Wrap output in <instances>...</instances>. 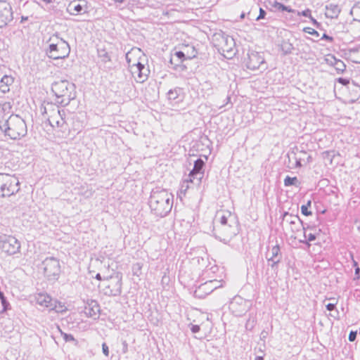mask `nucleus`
Instances as JSON below:
<instances>
[{"label":"nucleus","mask_w":360,"mask_h":360,"mask_svg":"<svg viewBox=\"0 0 360 360\" xmlns=\"http://www.w3.org/2000/svg\"><path fill=\"white\" fill-rule=\"evenodd\" d=\"M337 81H338L339 83H340V84H342V85H344V86H347V84H349V79H345V78H342V77H339V78L337 79Z\"/></svg>","instance_id":"50"},{"label":"nucleus","mask_w":360,"mask_h":360,"mask_svg":"<svg viewBox=\"0 0 360 360\" xmlns=\"http://www.w3.org/2000/svg\"><path fill=\"white\" fill-rule=\"evenodd\" d=\"M196 54H197V51H195L194 47H192V53L191 54L188 53L186 57V54L184 53V52H183L181 51H176L175 53L174 57L172 58V61L175 58H176L178 60H180V62H182L185 58L191 59V58L195 57Z\"/></svg>","instance_id":"26"},{"label":"nucleus","mask_w":360,"mask_h":360,"mask_svg":"<svg viewBox=\"0 0 360 360\" xmlns=\"http://www.w3.org/2000/svg\"><path fill=\"white\" fill-rule=\"evenodd\" d=\"M122 276L118 272L104 279L103 293L107 296H119L122 293Z\"/></svg>","instance_id":"7"},{"label":"nucleus","mask_w":360,"mask_h":360,"mask_svg":"<svg viewBox=\"0 0 360 360\" xmlns=\"http://www.w3.org/2000/svg\"><path fill=\"white\" fill-rule=\"evenodd\" d=\"M251 306L250 301L235 296L229 304V309L236 316H241L250 310Z\"/></svg>","instance_id":"11"},{"label":"nucleus","mask_w":360,"mask_h":360,"mask_svg":"<svg viewBox=\"0 0 360 360\" xmlns=\"http://www.w3.org/2000/svg\"><path fill=\"white\" fill-rule=\"evenodd\" d=\"M136 74H137V80L139 82H143L147 79L148 72H145L144 70H139V72Z\"/></svg>","instance_id":"39"},{"label":"nucleus","mask_w":360,"mask_h":360,"mask_svg":"<svg viewBox=\"0 0 360 360\" xmlns=\"http://www.w3.org/2000/svg\"><path fill=\"white\" fill-rule=\"evenodd\" d=\"M266 14V11L263 8H259V14L256 18V20L258 21L259 20L264 19L265 18Z\"/></svg>","instance_id":"45"},{"label":"nucleus","mask_w":360,"mask_h":360,"mask_svg":"<svg viewBox=\"0 0 360 360\" xmlns=\"http://www.w3.org/2000/svg\"><path fill=\"white\" fill-rule=\"evenodd\" d=\"M48 42L50 44L45 52L49 58L58 60L64 59L69 56L70 53L69 44L65 40L58 37V34L50 37Z\"/></svg>","instance_id":"4"},{"label":"nucleus","mask_w":360,"mask_h":360,"mask_svg":"<svg viewBox=\"0 0 360 360\" xmlns=\"http://www.w3.org/2000/svg\"><path fill=\"white\" fill-rule=\"evenodd\" d=\"M360 268L359 266H356V268H355V278L354 279H359L360 278Z\"/></svg>","instance_id":"56"},{"label":"nucleus","mask_w":360,"mask_h":360,"mask_svg":"<svg viewBox=\"0 0 360 360\" xmlns=\"http://www.w3.org/2000/svg\"><path fill=\"white\" fill-rule=\"evenodd\" d=\"M20 181L17 176L0 173V196L10 197L20 191Z\"/></svg>","instance_id":"5"},{"label":"nucleus","mask_w":360,"mask_h":360,"mask_svg":"<svg viewBox=\"0 0 360 360\" xmlns=\"http://www.w3.org/2000/svg\"><path fill=\"white\" fill-rule=\"evenodd\" d=\"M27 20H28V17L27 16H22L21 17L20 22H25V21H26Z\"/></svg>","instance_id":"59"},{"label":"nucleus","mask_w":360,"mask_h":360,"mask_svg":"<svg viewBox=\"0 0 360 360\" xmlns=\"http://www.w3.org/2000/svg\"><path fill=\"white\" fill-rule=\"evenodd\" d=\"M245 14L244 13H243L241 15H240V18L241 19H243L245 18Z\"/></svg>","instance_id":"63"},{"label":"nucleus","mask_w":360,"mask_h":360,"mask_svg":"<svg viewBox=\"0 0 360 360\" xmlns=\"http://www.w3.org/2000/svg\"><path fill=\"white\" fill-rule=\"evenodd\" d=\"M205 162L201 158H198L194 162L193 169L190 172L188 177L191 184L199 186L204 176Z\"/></svg>","instance_id":"13"},{"label":"nucleus","mask_w":360,"mask_h":360,"mask_svg":"<svg viewBox=\"0 0 360 360\" xmlns=\"http://www.w3.org/2000/svg\"><path fill=\"white\" fill-rule=\"evenodd\" d=\"M89 5L86 0H73L69 3L67 12L72 15L88 13Z\"/></svg>","instance_id":"16"},{"label":"nucleus","mask_w":360,"mask_h":360,"mask_svg":"<svg viewBox=\"0 0 360 360\" xmlns=\"http://www.w3.org/2000/svg\"><path fill=\"white\" fill-rule=\"evenodd\" d=\"M143 264L140 262L134 264L132 266V272L135 276H139L141 274Z\"/></svg>","instance_id":"38"},{"label":"nucleus","mask_w":360,"mask_h":360,"mask_svg":"<svg viewBox=\"0 0 360 360\" xmlns=\"http://www.w3.org/2000/svg\"><path fill=\"white\" fill-rule=\"evenodd\" d=\"M220 281L217 280L207 281L200 285L194 292V295L198 298H204L206 295L210 294L214 290L219 288Z\"/></svg>","instance_id":"17"},{"label":"nucleus","mask_w":360,"mask_h":360,"mask_svg":"<svg viewBox=\"0 0 360 360\" xmlns=\"http://www.w3.org/2000/svg\"><path fill=\"white\" fill-rule=\"evenodd\" d=\"M304 236L306 240H300V243H305L309 245V242H312L316 240V235L314 233H309L308 235L306 234V232H304Z\"/></svg>","instance_id":"36"},{"label":"nucleus","mask_w":360,"mask_h":360,"mask_svg":"<svg viewBox=\"0 0 360 360\" xmlns=\"http://www.w3.org/2000/svg\"><path fill=\"white\" fill-rule=\"evenodd\" d=\"M309 19L311 20V22L313 23V25L314 26H316V28H319L320 26H321V24L319 22H317V20L316 19H314L312 16H311L309 18Z\"/></svg>","instance_id":"55"},{"label":"nucleus","mask_w":360,"mask_h":360,"mask_svg":"<svg viewBox=\"0 0 360 360\" xmlns=\"http://www.w3.org/2000/svg\"><path fill=\"white\" fill-rule=\"evenodd\" d=\"M44 276L49 281H56L60 274L59 259L54 257H46L41 263Z\"/></svg>","instance_id":"8"},{"label":"nucleus","mask_w":360,"mask_h":360,"mask_svg":"<svg viewBox=\"0 0 360 360\" xmlns=\"http://www.w3.org/2000/svg\"><path fill=\"white\" fill-rule=\"evenodd\" d=\"M267 260L271 267L272 269H274L277 267V264L281 262V257H278V259L268 258Z\"/></svg>","instance_id":"40"},{"label":"nucleus","mask_w":360,"mask_h":360,"mask_svg":"<svg viewBox=\"0 0 360 360\" xmlns=\"http://www.w3.org/2000/svg\"><path fill=\"white\" fill-rule=\"evenodd\" d=\"M144 70L145 72H148V70L145 67V65L139 62H138L136 65L132 67V73L136 74L139 72V70Z\"/></svg>","instance_id":"37"},{"label":"nucleus","mask_w":360,"mask_h":360,"mask_svg":"<svg viewBox=\"0 0 360 360\" xmlns=\"http://www.w3.org/2000/svg\"><path fill=\"white\" fill-rule=\"evenodd\" d=\"M213 45L219 52L226 53L231 56L233 54V49L236 46L233 38L222 31L214 33L212 37Z\"/></svg>","instance_id":"6"},{"label":"nucleus","mask_w":360,"mask_h":360,"mask_svg":"<svg viewBox=\"0 0 360 360\" xmlns=\"http://www.w3.org/2000/svg\"><path fill=\"white\" fill-rule=\"evenodd\" d=\"M282 219L290 225L291 231L294 233L299 231L301 226H302L304 231L306 229L303 221L297 215H293L288 212H285L283 214ZM307 229H310V226L307 225Z\"/></svg>","instance_id":"18"},{"label":"nucleus","mask_w":360,"mask_h":360,"mask_svg":"<svg viewBox=\"0 0 360 360\" xmlns=\"http://www.w3.org/2000/svg\"><path fill=\"white\" fill-rule=\"evenodd\" d=\"M174 196L166 189L156 187L152 190L149 198L151 212L158 217H166L172 210Z\"/></svg>","instance_id":"1"},{"label":"nucleus","mask_w":360,"mask_h":360,"mask_svg":"<svg viewBox=\"0 0 360 360\" xmlns=\"http://www.w3.org/2000/svg\"><path fill=\"white\" fill-rule=\"evenodd\" d=\"M280 257H281L280 247L278 245H276L271 248V256L270 258L278 259Z\"/></svg>","instance_id":"35"},{"label":"nucleus","mask_w":360,"mask_h":360,"mask_svg":"<svg viewBox=\"0 0 360 360\" xmlns=\"http://www.w3.org/2000/svg\"><path fill=\"white\" fill-rule=\"evenodd\" d=\"M291 156L295 162V167L296 168L301 167L302 165H307L312 160L311 156L307 154L303 145L292 148L290 153L288 154L289 160H290Z\"/></svg>","instance_id":"10"},{"label":"nucleus","mask_w":360,"mask_h":360,"mask_svg":"<svg viewBox=\"0 0 360 360\" xmlns=\"http://www.w3.org/2000/svg\"><path fill=\"white\" fill-rule=\"evenodd\" d=\"M246 66L248 69L252 70H260L263 71L266 69L264 58L259 53L255 51L248 53Z\"/></svg>","instance_id":"12"},{"label":"nucleus","mask_w":360,"mask_h":360,"mask_svg":"<svg viewBox=\"0 0 360 360\" xmlns=\"http://www.w3.org/2000/svg\"><path fill=\"white\" fill-rule=\"evenodd\" d=\"M271 5L273 8H274L276 11H287L288 13H295V10L291 8L290 6H287L283 5V4L274 0L273 2H271Z\"/></svg>","instance_id":"27"},{"label":"nucleus","mask_w":360,"mask_h":360,"mask_svg":"<svg viewBox=\"0 0 360 360\" xmlns=\"http://www.w3.org/2000/svg\"><path fill=\"white\" fill-rule=\"evenodd\" d=\"M304 32H306V33H308L312 36H314L316 37H319V33L315 30L314 29L311 28V27H305L304 28Z\"/></svg>","instance_id":"41"},{"label":"nucleus","mask_w":360,"mask_h":360,"mask_svg":"<svg viewBox=\"0 0 360 360\" xmlns=\"http://www.w3.org/2000/svg\"><path fill=\"white\" fill-rule=\"evenodd\" d=\"M350 14L353 16L354 20L360 22V0L354 4L350 11Z\"/></svg>","instance_id":"30"},{"label":"nucleus","mask_w":360,"mask_h":360,"mask_svg":"<svg viewBox=\"0 0 360 360\" xmlns=\"http://www.w3.org/2000/svg\"><path fill=\"white\" fill-rule=\"evenodd\" d=\"M95 278H96L97 280H98V281H101V280H102V278H101V274H97L96 275V277H95Z\"/></svg>","instance_id":"60"},{"label":"nucleus","mask_w":360,"mask_h":360,"mask_svg":"<svg viewBox=\"0 0 360 360\" xmlns=\"http://www.w3.org/2000/svg\"><path fill=\"white\" fill-rule=\"evenodd\" d=\"M14 78L11 75H4L0 80V91L4 93H8L10 91V86L13 85Z\"/></svg>","instance_id":"23"},{"label":"nucleus","mask_w":360,"mask_h":360,"mask_svg":"<svg viewBox=\"0 0 360 360\" xmlns=\"http://www.w3.org/2000/svg\"><path fill=\"white\" fill-rule=\"evenodd\" d=\"M353 266L355 268H356V266H358V263L355 260H354V259H353Z\"/></svg>","instance_id":"62"},{"label":"nucleus","mask_w":360,"mask_h":360,"mask_svg":"<svg viewBox=\"0 0 360 360\" xmlns=\"http://www.w3.org/2000/svg\"><path fill=\"white\" fill-rule=\"evenodd\" d=\"M100 305L98 302L94 300L88 301L84 307V313L89 316L96 319L100 314Z\"/></svg>","instance_id":"20"},{"label":"nucleus","mask_w":360,"mask_h":360,"mask_svg":"<svg viewBox=\"0 0 360 360\" xmlns=\"http://www.w3.org/2000/svg\"><path fill=\"white\" fill-rule=\"evenodd\" d=\"M0 301L3 307V312L6 311L8 309H9L10 304L1 290H0Z\"/></svg>","instance_id":"32"},{"label":"nucleus","mask_w":360,"mask_h":360,"mask_svg":"<svg viewBox=\"0 0 360 360\" xmlns=\"http://www.w3.org/2000/svg\"><path fill=\"white\" fill-rule=\"evenodd\" d=\"M352 91H355L357 95H360V86L356 85V84H353V89Z\"/></svg>","instance_id":"54"},{"label":"nucleus","mask_w":360,"mask_h":360,"mask_svg":"<svg viewBox=\"0 0 360 360\" xmlns=\"http://www.w3.org/2000/svg\"><path fill=\"white\" fill-rule=\"evenodd\" d=\"M51 305L52 306L49 307V310H54L57 313H62L67 310V308L63 303L56 300H53Z\"/></svg>","instance_id":"29"},{"label":"nucleus","mask_w":360,"mask_h":360,"mask_svg":"<svg viewBox=\"0 0 360 360\" xmlns=\"http://www.w3.org/2000/svg\"><path fill=\"white\" fill-rule=\"evenodd\" d=\"M65 112L63 110H57L53 115L49 117L48 121L53 127L65 129L66 122L65 120Z\"/></svg>","instance_id":"19"},{"label":"nucleus","mask_w":360,"mask_h":360,"mask_svg":"<svg viewBox=\"0 0 360 360\" xmlns=\"http://www.w3.org/2000/svg\"><path fill=\"white\" fill-rule=\"evenodd\" d=\"M200 330V328L198 325H192L191 327V330L193 333H196L199 332Z\"/></svg>","instance_id":"52"},{"label":"nucleus","mask_w":360,"mask_h":360,"mask_svg":"<svg viewBox=\"0 0 360 360\" xmlns=\"http://www.w3.org/2000/svg\"><path fill=\"white\" fill-rule=\"evenodd\" d=\"M297 15H302L304 17L310 18L311 16V10L307 8L302 12L297 11Z\"/></svg>","instance_id":"43"},{"label":"nucleus","mask_w":360,"mask_h":360,"mask_svg":"<svg viewBox=\"0 0 360 360\" xmlns=\"http://www.w3.org/2000/svg\"><path fill=\"white\" fill-rule=\"evenodd\" d=\"M335 305H336V302L335 303H329V304H326V309L328 311H332L334 309H335Z\"/></svg>","instance_id":"51"},{"label":"nucleus","mask_w":360,"mask_h":360,"mask_svg":"<svg viewBox=\"0 0 360 360\" xmlns=\"http://www.w3.org/2000/svg\"><path fill=\"white\" fill-rule=\"evenodd\" d=\"M340 7L334 4H330L326 6V16L329 18H336L340 13Z\"/></svg>","instance_id":"24"},{"label":"nucleus","mask_w":360,"mask_h":360,"mask_svg":"<svg viewBox=\"0 0 360 360\" xmlns=\"http://www.w3.org/2000/svg\"><path fill=\"white\" fill-rule=\"evenodd\" d=\"M327 60L330 63V65H333L335 70L338 73H342L346 69V65L341 60L337 59L334 56H330V59H327Z\"/></svg>","instance_id":"25"},{"label":"nucleus","mask_w":360,"mask_h":360,"mask_svg":"<svg viewBox=\"0 0 360 360\" xmlns=\"http://www.w3.org/2000/svg\"><path fill=\"white\" fill-rule=\"evenodd\" d=\"M1 130L6 136L16 140L27 134V125L24 120L18 115H11L0 125Z\"/></svg>","instance_id":"3"},{"label":"nucleus","mask_w":360,"mask_h":360,"mask_svg":"<svg viewBox=\"0 0 360 360\" xmlns=\"http://www.w3.org/2000/svg\"><path fill=\"white\" fill-rule=\"evenodd\" d=\"M219 223H220V224L219 226H224V225L229 224L228 223V218H227V217L225 216V215H222L221 217V218H220Z\"/></svg>","instance_id":"49"},{"label":"nucleus","mask_w":360,"mask_h":360,"mask_svg":"<svg viewBox=\"0 0 360 360\" xmlns=\"http://www.w3.org/2000/svg\"><path fill=\"white\" fill-rule=\"evenodd\" d=\"M102 351L105 356H109V348L108 346L105 342L102 344Z\"/></svg>","instance_id":"48"},{"label":"nucleus","mask_w":360,"mask_h":360,"mask_svg":"<svg viewBox=\"0 0 360 360\" xmlns=\"http://www.w3.org/2000/svg\"><path fill=\"white\" fill-rule=\"evenodd\" d=\"M58 329L60 331L61 335L63 336L64 340L65 342H73L75 345H77V340L74 338V336L71 334H68L63 332L59 328Z\"/></svg>","instance_id":"33"},{"label":"nucleus","mask_w":360,"mask_h":360,"mask_svg":"<svg viewBox=\"0 0 360 360\" xmlns=\"http://www.w3.org/2000/svg\"><path fill=\"white\" fill-rule=\"evenodd\" d=\"M357 332L356 331H350L349 334L348 339L350 342H354L356 338Z\"/></svg>","instance_id":"47"},{"label":"nucleus","mask_w":360,"mask_h":360,"mask_svg":"<svg viewBox=\"0 0 360 360\" xmlns=\"http://www.w3.org/2000/svg\"><path fill=\"white\" fill-rule=\"evenodd\" d=\"M236 234L237 229L236 226H233L230 224L224 226H217L214 229V235L215 238H218L221 241H226Z\"/></svg>","instance_id":"15"},{"label":"nucleus","mask_w":360,"mask_h":360,"mask_svg":"<svg viewBox=\"0 0 360 360\" xmlns=\"http://www.w3.org/2000/svg\"><path fill=\"white\" fill-rule=\"evenodd\" d=\"M254 323H255V321L254 320H250V319H249L246 323H245V328L246 329L248 330H252L254 327Z\"/></svg>","instance_id":"46"},{"label":"nucleus","mask_w":360,"mask_h":360,"mask_svg":"<svg viewBox=\"0 0 360 360\" xmlns=\"http://www.w3.org/2000/svg\"><path fill=\"white\" fill-rule=\"evenodd\" d=\"M75 84L67 79H60L51 85V91L56 97V101L63 106L68 105L76 97Z\"/></svg>","instance_id":"2"},{"label":"nucleus","mask_w":360,"mask_h":360,"mask_svg":"<svg viewBox=\"0 0 360 360\" xmlns=\"http://www.w3.org/2000/svg\"><path fill=\"white\" fill-rule=\"evenodd\" d=\"M122 346H123L122 352H123V353L125 354L127 352V350H128V345L125 340L122 342Z\"/></svg>","instance_id":"57"},{"label":"nucleus","mask_w":360,"mask_h":360,"mask_svg":"<svg viewBox=\"0 0 360 360\" xmlns=\"http://www.w3.org/2000/svg\"><path fill=\"white\" fill-rule=\"evenodd\" d=\"M321 39L327 40L329 42H333V38L332 37L326 34V33L323 34V35L321 37Z\"/></svg>","instance_id":"53"},{"label":"nucleus","mask_w":360,"mask_h":360,"mask_svg":"<svg viewBox=\"0 0 360 360\" xmlns=\"http://www.w3.org/2000/svg\"><path fill=\"white\" fill-rule=\"evenodd\" d=\"M301 212L302 214H304L305 216H309V215H311V214H312V212L309 210L308 207H307L306 206H303V205L301 206Z\"/></svg>","instance_id":"44"},{"label":"nucleus","mask_w":360,"mask_h":360,"mask_svg":"<svg viewBox=\"0 0 360 360\" xmlns=\"http://www.w3.org/2000/svg\"><path fill=\"white\" fill-rule=\"evenodd\" d=\"M303 206H306L307 207H310L311 205V200H308L307 202L305 204V205H302Z\"/></svg>","instance_id":"58"},{"label":"nucleus","mask_w":360,"mask_h":360,"mask_svg":"<svg viewBox=\"0 0 360 360\" xmlns=\"http://www.w3.org/2000/svg\"><path fill=\"white\" fill-rule=\"evenodd\" d=\"M35 300L37 304L42 307H45L49 309V307L52 306L51 303L53 302V299L47 293L37 294L35 296Z\"/></svg>","instance_id":"22"},{"label":"nucleus","mask_w":360,"mask_h":360,"mask_svg":"<svg viewBox=\"0 0 360 360\" xmlns=\"http://www.w3.org/2000/svg\"><path fill=\"white\" fill-rule=\"evenodd\" d=\"M0 249L8 255H13L20 252V243L14 236L3 235L0 236Z\"/></svg>","instance_id":"9"},{"label":"nucleus","mask_w":360,"mask_h":360,"mask_svg":"<svg viewBox=\"0 0 360 360\" xmlns=\"http://www.w3.org/2000/svg\"><path fill=\"white\" fill-rule=\"evenodd\" d=\"M189 183H191V182L189 181V177H188L186 179H185L184 181V182L181 184V192H183V191L186 192L187 191V189L189 188V186H188Z\"/></svg>","instance_id":"42"},{"label":"nucleus","mask_w":360,"mask_h":360,"mask_svg":"<svg viewBox=\"0 0 360 360\" xmlns=\"http://www.w3.org/2000/svg\"><path fill=\"white\" fill-rule=\"evenodd\" d=\"M255 360H264V357L262 356H258L255 358Z\"/></svg>","instance_id":"61"},{"label":"nucleus","mask_w":360,"mask_h":360,"mask_svg":"<svg viewBox=\"0 0 360 360\" xmlns=\"http://www.w3.org/2000/svg\"><path fill=\"white\" fill-rule=\"evenodd\" d=\"M297 182H298V179L296 176L290 177L289 176H287L284 179V185L285 186H290L292 185H296Z\"/></svg>","instance_id":"34"},{"label":"nucleus","mask_w":360,"mask_h":360,"mask_svg":"<svg viewBox=\"0 0 360 360\" xmlns=\"http://www.w3.org/2000/svg\"><path fill=\"white\" fill-rule=\"evenodd\" d=\"M280 49L283 55H288L292 53L294 46L289 41L283 40L281 44Z\"/></svg>","instance_id":"28"},{"label":"nucleus","mask_w":360,"mask_h":360,"mask_svg":"<svg viewBox=\"0 0 360 360\" xmlns=\"http://www.w3.org/2000/svg\"><path fill=\"white\" fill-rule=\"evenodd\" d=\"M167 98L174 103H178L184 98L183 89L180 87H175L174 89H170L167 92Z\"/></svg>","instance_id":"21"},{"label":"nucleus","mask_w":360,"mask_h":360,"mask_svg":"<svg viewBox=\"0 0 360 360\" xmlns=\"http://www.w3.org/2000/svg\"><path fill=\"white\" fill-rule=\"evenodd\" d=\"M98 56L103 63H107L111 60L109 53L104 49H98Z\"/></svg>","instance_id":"31"},{"label":"nucleus","mask_w":360,"mask_h":360,"mask_svg":"<svg viewBox=\"0 0 360 360\" xmlns=\"http://www.w3.org/2000/svg\"><path fill=\"white\" fill-rule=\"evenodd\" d=\"M13 20V13L11 4L5 0H0V28L6 27Z\"/></svg>","instance_id":"14"}]
</instances>
